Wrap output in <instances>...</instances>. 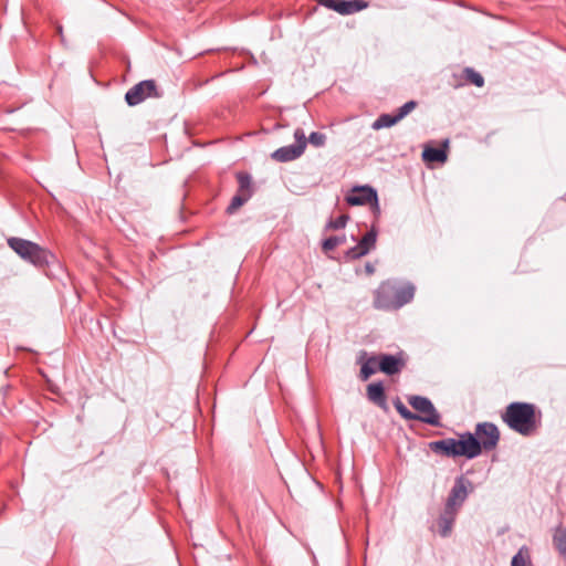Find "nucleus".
Instances as JSON below:
<instances>
[{
    "label": "nucleus",
    "instance_id": "1",
    "mask_svg": "<svg viewBox=\"0 0 566 566\" xmlns=\"http://www.w3.org/2000/svg\"><path fill=\"white\" fill-rule=\"evenodd\" d=\"M502 420L511 430L530 437L541 427V411L530 402H511L502 413Z\"/></svg>",
    "mask_w": 566,
    "mask_h": 566
},
{
    "label": "nucleus",
    "instance_id": "2",
    "mask_svg": "<svg viewBox=\"0 0 566 566\" xmlns=\"http://www.w3.org/2000/svg\"><path fill=\"white\" fill-rule=\"evenodd\" d=\"M415 296L411 283H400L387 280L374 292V307L382 311L398 310L409 303Z\"/></svg>",
    "mask_w": 566,
    "mask_h": 566
},
{
    "label": "nucleus",
    "instance_id": "3",
    "mask_svg": "<svg viewBox=\"0 0 566 566\" xmlns=\"http://www.w3.org/2000/svg\"><path fill=\"white\" fill-rule=\"evenodd\" d=\"M8 245L23 260L32 263L38 268H43L48 265L53 259L54 255L49 252L46 249L40 247L39 244L21 239V238H9Z\"/></svg>",
    "mask_w": 566,
    "mask_h": 566
},
{
    "label": "nucleus",
    "instance_id": "4",
    "mask_svg": "<svg viewBox=\"0 0 566 566\" xmlns=\"http://www.w3.org/2000/svg\"><path fill=\"white\" fill-rule=\"evenodd\" d=\"M408 403L421 415L416 420L428 423L430 426H441V416L433 406L432 401L423 396H409Z\"/></svg>",
    "mask_w": 566,
    "mask_h": 566
},
{
    "label": "nucleus",
    "instance_id": "5",
    "mask_svg": "<svg viewBox=\"0 0 566 566\" xmlns=\"http://www.w3.org/2000/svg\"><path fill=\"white\" fill-rule=\"evenodd\" d=\"M474 491V485L471 480L465 478L464 475H460L455 478L454 484L451 488L444 506L451 509L453 511L459 512V510L464 504L469 494Z\"/></svg>",
    "mask_w": 566,
    "mask_h": 566
},
{
    "label": "nucleus",
    "instance_id": "6",
    "mask_svg": "<svg viewBox=\"0 0 566 566\" xmlns=\"http://www.w3.org/2000/svg\"><path fill=\"white\" fill-rule=\"evenodd\" d=\"M163 93L159 92L155 80H145L133 87L125 94V101L129 106H136L144 102L146 98H159Z\"/></svg>",
    "mask_w": 566,
    "mask_h": 566
},
{
    "label": "nucleus",
    "instance_id": "7",
    "mask_svg": "<svg viewBox=\"0 0 566 566\" xmlns=\"http://www.w3.org/2000/svg\"><path fill=\"white\" fill-rule=\"evenodd\" d=\"M294 138L295 144L276 149L271 157L279 163H287L301 157L307 145L304 130L302 128H296L294 132Z\"/></svg>",
    "mask_w": 566,
    "mask_h": 566
},
{
    "label": "nucleus",
    "instance_id": "8",
    "mask_svg": "<svg viewBox=\"0 0 566 566\" xmlns=\"http://www.w3.org/2000/svg\"><path fill=\"white\" fill-rule=\"evenodd\" d=\"M346 201L350 206L370 205L375 217L380 214L377 191L369 186L355 187L346 197Z\"/></svg>",
    "mask_w": 566,
    "mask_h": 566
},
{
    "label": "nucleus",
    "instance_id": "9",
    "mask_svg": "<svg viewBox=\"0 0 566 566\" xmlns=\"http://www.w3.org/2000/svg\"><path fill=\"white\" fill-rule=\"evenodd\" d=\"M458 436L459 439H454L457 457L474 459L481 454L480 440H478L473 433L467 431L459 433Z\"/></svg>",
    "mask_w": 566,
    "mask_h": 566
},
{
    "label": "nucleus",
    "instance_id": "10",
    "mask_svg": "<svg viewBox=\"0 0 566 566\" xmlns=\"http://www.w3.org/2000/svg\"><path fill=\"white\" fill-rule=\"evenodd\" d=\"M481 443V451L484 449L485 451L493 450L500 440V431L497 427L492 422H481L475 427V432L473 433Z\"/></svg>",
    "mask_w": 566,
    "mask_h": 566
},
{
    "label": "nucleus",
    "instance_id": "11",
    "mask_svg": "<svg viewBox=\"0 0 566 566\" xmlns=\"http://www.w3.org/2000/svg\"><path fill=\"white\" fill-rule=\"evenodd\" d=\"M377 241V230L373 226L371 229L363 235V238L359 240V242L348 249L345 253V256L347 260H356L359 259L366 254H368L376 245Z\"/></svg>",
    "mask_w": 566,
    "mask_h": 566
},
{
    "label": "nucleus",
    "instance_id": "12",
    "mask_svg": "<svg viewBox=\"0 0 566 566\" xmlns=\"http://www.w3.org/2000/svg\"><path fill=\"white\" fill-rule=\"evenodd\" d=\"M318 4L334 10L343 15L358 12L367 7L363 0H317Z\"/></svg>",
    "mask_w": 566,
    "mask_h": 566
},
{
    "label": "nucleus",
    "instance_id": "13",
    "mask_svg": "<svg viewBox=\"0 0 566 566\" xmlns=\"http://www.w3.org/2000/svg\"><path fill=\"white\" fill-rule=\"evenodd\" d=\"M377 358L379 370L389 376L399 374L406 366L401 355L380 354Z\"/></svg>",
    "mask_w": 566,
    "mask_h": 566
},
{
    "label": "nucleus",
    "instance_id": "14",
    "mask_svg": "<svg viewBox=\"0 0 566 566\" xmlns=\"http://www.w3.org/2000/svg\"><path fill=\"white\" fill-rule=\"evenodd\" d=\"M429 449L437 454L448 457V458H457L455 454V446L453 438H447L442 440L431 441L429 443Z\"/></svg>",
    "mask_w": 566,
    "mask_h": 566
},
{
    "label": "nucleus",
    "instance_id": "15",
    "mask_svg": "<svg viewBox=\"0 0 566 566\" xmlns=\"http://www.w3.org/2000/svg\"><path fill=\"white\" fill-rule=\"evenodd\" d=\"M457 515V511L444 506L443 512L438 520L439 534L442 537H448L451 534Z\"/></svg>",
    "mask_w": 566,
    "mask_h": 566
},
{
    "label": "nucleus",
    "instance_id": "16",
    "mask_svg": "<svg viewBox=\"0 0 566 566\" xmlns=\"http://www.w3.org/2000/svg\"><path fill=\"white\" fill-rule=\"evenodd\" d=\"M367 397L378 407H386V395L382 382L369 384L367 387Z\"/></svg>",
    "mask_w": 566,
    "mask_h": 566
},
{
    "label": "nucleus",
    "instance_id": "17",
    "mask_svg": "<svg viewBox=\"0 0 566 566\" xmlns=\"http://www.w3.org/2000/svg\"><path fill=\"white\" fill-rule=\"evenodd\" d=\"M422 158L429 163H443L447 159V153L442 148L427 147L422 153Z\"/></svg>",
    "mask_w": 566,
    "mask_h": 566
},
{
    "label": "nucleus",
    "instance_id": "18",
    "mask_svg": "<svg viewBox=\"0 0 566 566\" xmlns=\"http://www.w3.org/2000/svg\"><path fill=\"white\" fill-rule=\"evenodd\" d=\"M553 544L562 556H566V528L557 526L553 535Z\"/></svg>",
    "mask_w": 566,
    "mask_h": 566
},
{
    "label": "nucleus",
    "instance_id": "19",
    "mask_svg": "<svg viewBox=\"0 0 566 566\" xmlns=\"http://www.w3.org/2000/svg\"><path fill=\"white\" fill-rule=\"evenodd\" d=\"M400 119L396 115L390 114H381L378 118L371 124V128L375 130H379L381 128L391 127L396 125Z\"/></svg>",
    "mask_w": 566,
    "mask_h": 566
},
{
    "label": "nucleus",
    "instance_id": "20",
    "mask_svg": "<svg viewBox=\"0 0 566 566\" xmlns=\"http://www.w3.org/2000/svg\"><path fill=\"white\" fill-rule=\"evenodd\" d=\"M531 554L526 546H522L518 552L513 556L511 566H531Z\"/></svg>",
    "mask_w": 566,
    "mask_h": 566
},
{
    "label": "nucleus",
    "instance_id": "21",
    "mask_svg": "<svg viewBox=\"0 0 566 566\" xmlns=\"http://www.w3.org/2000/svg\"><path fill=\"white\" fill-rule=\"evenodd\" d=\"M237 179L239 184L238 192L251 198L253 193L251 177L248 174L239 172Z\"/></svg>",
    "mask_w": 566,
    "mask_h": 566
},
{
    "label": "nucleus",
    "instance_id": "22",
    "mask_svg": "<svg viewBox=\"0 0 566 566\" xmlns=\"http://www.w3.org/2000/svg\"><path fill=\"white\" fill-rule=\"evenodd\" d=\"M376 366H378L377 356L368 357L360 368L361 380H367L371 375H374L376 373Z\"/></svg>",
    "mask_w": 566,
    "mask_h": 566
},
{
    "label": "nucleus",
    "instance_id": "23",
    "mask_svg": "<svg viewBox=\"0 0 566 566\" xmlns=\"http://www.w3.org/2000/svg\"><path fill=\"white\" fill-rule=\"evenodd\" d=\"M463 77H464L468 82H470V83H472L473 85H475L476 87H482V86L484 85V78H483V76H482L479 72L474 71V70H473V69H471V67H465V69L463 70Z\"/></svg>",
    "mask_w": 566,
    "mask_h": 566
},
{
    "label": "nucleus",
    "instance_id": "24",
    "mask_svg": "<svg viewBox=\"0 0 566 566\" xmlns=\"http://www.w3.org/2000/svg\"><path fill=\"white\" fill-rule=\"evenodd\" d=\"M345 242H346L345 235H333L323 241L322 248H323L324 252H329Z\"/></svg>",
    "mask_w": 566,
    "mask_h": 566
},
{
    "label": "nucleus",
    "instance_id": "25",
    "mask_svg": "<svg viewBox=\"0 0 566 566\" xmlns=\"http://www.w3.org/2000/svg\"><path fill=\"white\" fill-rule=\"evenodd\" d=\"M250 197L244 196L243 193L237 192L235 196L232 198L230 205L227 208V212L229 214L234 213L240 207H242Z\"/></svg>",
    "mask_w": 566,
    "mask_h": 566
},
{
    "label": "nucleus",
    "instance_id": "26",
    "mask_svg": "<svg viewBox=\"0 0 566 566\" xmlns=\"http://www.w3.org/2000/svg\"><path fill=\"white\" fill-rule=\"evenodd\" d=\"M395 409L406 420H415L418 418L417 413L411 412L399 398L394 401Z\"/></svg>",
    "mask_w": 566,
    "mask_h": 566
},
{
    "label": "nucleus",
    "instance_id": "27",
    "mask_svg": "<svg viewBox=\"0 0 566 566\" xmlns=\"http://www.w3.org/2000/svg\"><path fill=\"white\" fill-rule=\"evenodd\" d=\"M308 143L314 147H323L326 143V135L319 132L311 133Z\"/></svg>",
    "mask_w": 566,
    "mask_h": 566
},
{
    "label": "nucleus",
    "instance_id": "28",
    "mask_svg": "<svg viewBox=\"0 0 566 566\" xmlns=\"http://www.w3.org/2000/svg\"><path fill=\"white\" fill-rule=\"evenodd\" d=\"M348 221V216L342 214L338 218L334 220H329L326 228L332 230H339L346 227V223Z\"/></svg>",
    "mask_w": 566,
    "mask_h": 566
},
{
    "label": "nucleus",
    "instance_id": "29",
    "mask_svg": "<svg viewBox=\"0 0 566 566\" xmlns=\"http://www.w3.org/2000/svg\"><path fill=\"white\" fill-rule=\"evenodd\" d=\"M417 107L416 101H409L405 103L397 111V116L401 120L405 118L408 114H410L415 108Z\"/></svg>",
    "mask_w": 566,
    "mask_h": 566
},
{
    "label": "nucleus",
    "instance_id": "30",
    "mask_svg": "<svg viewBox=\"0 0 566 566\" xmlns=\"http://www.w3.org/2000/svg\"><path fill=\"white\" fill-rule=\"evenodd\" d=\"M365 271H366L367 274L371 275L375 272V268H374V265L371 263H366Z\"/></svg>",
    "mask_w": 566,
    "mask_h": 566
}]
</instances>
